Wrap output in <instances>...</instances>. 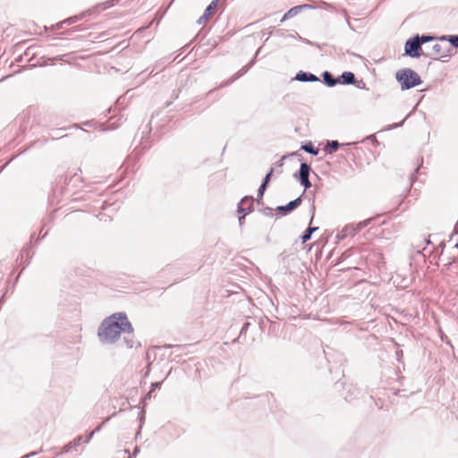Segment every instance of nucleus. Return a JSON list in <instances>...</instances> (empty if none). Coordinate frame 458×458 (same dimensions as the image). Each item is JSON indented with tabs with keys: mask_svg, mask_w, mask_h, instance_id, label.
<instances>
[{
	"mask_svg": "<svg viewBox=\"0 0 458 458\" xmlns=\"http://www.w3.org/2000/svg\"><path fill=\"white\" fill-rule=\"evenodd\" d=\"M133 328L127 317L123 313H115L103 320L98 329V336L103 343H114L121 333H131Z\"/></svg>",
	"mask_w": 458,
	"mask_h": 458,
	"instance_id": "1",
	"label": "nucleus"
},
{
	"mask_svg": "<svg viewBox=\"0 0 458 458\" xmlns=\"http://www.w3.org/2000/svg\"><path fill=\"white\" fill-rule=\"evenodd\" d=\"M396 80L403 90L416 87L421 83L420 75L411 69H403L396 73Z\"/></svg>",
	"mask_w": 458,
	"mask_h": 458,
	"instance_id": "2",
	"label": "nucleus"
},
{
	"mask_svg": "<svg viewBox=\"0 0 458 458\" xmlns=\"http://www.w3.org/2000/svg\"><path fill=\"white\" fill-rule=\"evenodd\" d=\"M452 55V46L446 41L445 37H442L437 43L432 47V52L430 55L432 58L439 60L445 57H448Z\"/></svg>",
	"mask_w": 458,
	"mask_h": 458,
	"instance_id": "3",
	"label": "nucleus"
},
{
	"mask_svg": "<svg viewBox=\"0 0 458 458\" xmlns=\"http://www.w3.org/2000/svg\"><path fill=\"white\" fill-rule=\"evenodd\" d=\"M421 46L420 44L419 36H416L405 43V53L411 57H420Z\"/></svg>",
	"mask_w": 458,
	"mask_h": 458,
	"instance_id": "4",
	"label": "nucleus"
},
{
	"mask_svg": "<svg viewBox=\"0 0 458 458\" xmlns=\"http://www.w3.org/2000/svg\"><path fill=\"white\" fill-rule=\"evenodd\" d=\"M310 167L306 163H302L300 167L299 172V181L301 185L304 186L305 190L311 186L310 182L309 181Z\"/></svg>",
	"mask_w": 458,
	"mask_h": 458,
	"instance_id": "5",
	"label": "nucleus"
},
{
	"mask_svg": "<svg viewBox=\"0 0 458 458\" xmlns=\"http://www.w3.org/2000/svg\"><path fill=\"white\" fill-rule=\"evenodd\" d=\"M219 0H213L209 5L206 8L203 15L200 17L199 21H207L211 18L217 11Z\"/></svg>",
	"mask_w": 458,
	"mask_h": 458,
	"instance_id": "6",
	"label": "nucleus"
},
{
	"mask_svg": "<svg viewBox=\"0 0 458 458\" xmlns=\"http://www.w3.org/2000/svg\"><path fill=\"white\" fill-rule=\"evenodd\" d=\"M301 197H299L296 199L289 202L285 206L278 207L277 210L284 211V212H290V211L295 209L296 208H298L301 205Z\"/></svg>",
	"mask_w": 458,
	"mask_h": 458,
	"instance_id": "7",
	"label": "nucleus"
},
{
	"mask_svg": "<svg viewBox=\"0 0 458 458\" xmlns=\"http://www.w3.org/2000/svg\"><path fill=\"white\" fill-rule=\"evenodd\" d=\"M306 5H297L291 8L283 17L282 21L291 19L300 13L301 9L305 8Z\"/></svg>",
	"mask_w": 458,
	"mask_h": 458,
	"instance_id": "8",
	"label": "nucleus"
},
{
	"mask_svg": "<svg viewBox=\"0 0 458 458\" xmlns=\"http://www.w3.org/2000/svg\"><path fill=\"white\" fill-rule=\"evenodd\" d=\"M251 205H252V199H249V198L242 199L239 204L238 212L243 213L246 208H248V210L250 211Z\"/></svg>",
	"mask_w": 458,
	"mask_h": 458,
	"instance_id": "9",
	"label": "nucleus"
},
{
	"mask_svg": "<svg viewBox=\"0 0 458 458\" xmlns=\"http://www.w3.org/2000/svg\"><path fill=\"white\" fill-rule=\"evenodd\" d=\"M296 79L301 81H317L318 79L312 73L300 72L297 74Z\"/></svg>",
	"mask_w": 458,
	"mask_h": 458,
	"instance_id": "10",
	"label": "nucleus"
},
{
	"mask_svg": "<svg viewBox=\"0 0 458 458\" xmlns=\"http://www.w3.org/2000/svg\"><path fill=\"white\" fill-rule=\"evenodd\" d=\"M273 172H274V169L271 168L269 173L266 175V177L264 179V182H263V183L261 184V186H260V188L259 190V198H262V196L264 194V191L266 190V187H267V183H268V182L270 180V177H271Z\"/></svg>",
	"mask_w": 458,
	"mask_h": 458,
	"instance_id": "11",
	"label": "nucleus"
},
{
	"mask_svg": "<svg viewBox=\"0 0 458 458\" xmlns=\"http://www.w3.org/2000/svg\"><path fill=\"white\" fill-rule=\"evenodd\" d=\"M341 78L343 79V83L344 84H351L353 83L355 81L354 74L350 72H344Z\"/></svg>",
	"mask_w": 458,
	"mask_h": 458,
	"instance_id": "12",
	"label": "nucleus"
},
{
	"mask_svg": "<svg viewBox=\"0 0 458 458\" xmlns=\"http://www.w3.org/2000/svg\"><path fill=\"white\" fill-rule=\"evenodd\" d=\"M323 78H324L325 82L328 86H335L338 82V80L333 79L332 75L328 72H324Z\"/></svg>",
	"mask_w": 458,
	"mask_h": 458,
	"instance_id": "13",
	"label": "nucleus"
},
{
	"mask_svg": "<svg viewBox=\"0 0 458 458\" xmlns=\"http://www.w3.org/2000/svg\"><path fill=\"white\" fill-rule=\"evenodd\" d=\"M317 229V227H309L301 237L302 242L304 243L307 241H309L310 239L312 233L315 232Z\"/></svg>",
	"mask_w": 458,
	"mask_h": 458,
	"instance_id": "14",
	"label": "nucleus"
},
{
	"mask_svg": "<svg viewBox=\"0 0 458 458\" xmlns=\"http://www.w3.org/2000/svg\"><path fill=\"white\" fill-rule=\"evenodd\" d=\"M301 149L305 150L306 152H309L310 154H313V155H317L318 150V149H315L314 146L312 145L311 142L308 143V144H305V145H302L301 146Z\"/></svg>",
	"mask_w": 458,
	"mask_h": 458,
	"instance_id": "15",
	"label": "nucleus"
},
{
	"mask_svg": "<svg viewBox=\"0 0 458 458\" xmlns=\"http://www.w3.org/2000/svg\"><path fill=\"white\" fill-rule=\"evenodd\" d=\"M448 43L452 46V53L454 52V48L458 47V36H450L448 39H446Z\"/></svg>",
	"mask_w": 458,
	"mask_h": 458,
	"instance_id": "16",
	"label": "nucleus"
},
{
	"mask_svg": "<svg viewBox=\"0 0 458 458\" xmlns=\"http://www.w3.org/2000/svg\"><path fill=\"white\" fill-rule=\"evenodd\" d=\"M76 20H77V17H72V18L66 19V20L63 21L62 22L55 24V26H53V28L60 29V28H62L63 24H64V23L72 24Z\"/></svg>",
	"mask_w": 458,
	"mask_h": 458,
	"instance_id": "17",
	"label": "nucleus"
},
{
	"mask_svg": "<svg viewBox=\"0 0 458 458\" xmlns=\"http://www.w3.org/2000/svg\"><path fill=\"white\" fill-rule=\"evenodd\" d=\"M338 147L339 143L337 141L333 140L327 144V150L331 153L333 151H335L338 148Z\"/></svg>",
	"mask_w": 458,
	"mask_h": 458,
	"instance_id": "18",
	"label": "nucleus"
},
{
	"mask_svg": "<svg viewBox=\"0 0 458 458\" xmlns=\"http://www.w3.org/2000/svg\"><path fill=\"white\" fill-rule=\"evenodd\" d=\"M433 38L430 37V36H422V37H419V40H420V46L428 41H430L432 40Z\"/></svg>",
	"mask_w": 458,
	"mask_h": 458,
	"instance_id": "19",
	"label": "nucleus"
},
{
	"mask_svg": "<svg viewBox=\"0 0 458 458\" xmlns=\"http://www.w3.org/2000/svg\"><path fill=\"white\" fill-rule=\"evenodd\" d=\"M370 221H371V219H367V220H364V221H362V222H360V223L357 225V228H358V229H361V228H363V227L367 226V225L369 224V222H370Z\"/></svg>",
	"mask_w": 458,
	"mask_h": 458,
	"instance_id": "20",
	"label": "nucleus"
},
{
	"mask_svg": "<svg viewBox=\"0 0 458 458\" xmlns=\"http://www.w3.org/2000/svg\"><path fill=\"white\" fill-rule=\"evenodd\" d=\"M286 156H284L281 160L278 162V165L279 166H283L284 165V160L285 159Z\"/></svg>",
	"mask_w": 458,
	"mask_h": 458,
	"instance_id": "21",
	"label": "nucleus"
},
{
	"mask_svg": "<svg viewBox=\"0 0 458 458\" xmlns=\"http://www.w3.org/2000/svg\"><path fill=\"white\" fill-rule=\"evenodd\" d=\"M246 213H244L242 216H240L239 218V221H240V224H242V220L244 218Z\"/></svg>",
	"mask_w": 458,
	"mask_h": 458,
	"instance_id": "22",
	"label": "nucleus"
}]
</instances>
